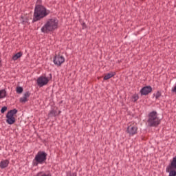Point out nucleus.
Masks as SVG:
<instances>
[{
  "mask_svg": "<svg viewBox=\"0 0 176 176\" xmlns=\"http://www.w3.org/2000/svg\"><path fill=\"white\" fill-rule=\"evenodd\" d=\"M7 96L6 90L1 89L0 90V99L5 98Z\"/></svg>",
  "mask_w": 176,
  "mask_h": 176,
  "instance_id": "nucleus-16",
  "label": "nucleus"
},
{
  "mask_svg": "<svg viewBox=\"0 0 176 176\" xmlns=\"http://www.w3.org/2000/svg\"><path fill=\"white\" fill-rule=\"evenodd\" d=\"M172 91H173V93H176V84H175V87L172 89Z\"/></svg>",
  "mask_w": 176,
  "mask_h": 176,
  "instance_id": "nucleus-23",
  "label": "nucleus"
},
{
  "mask_svg": "<svg viewBox=\"0 0 176 176\" xmlns=\"http://www.w3.org/2000/svg\"><path fill=\"white\" fill-rule=\"evenodd\" d=\"M162 96V93H160V91H157L155 94V98L156 100H157V98H159L160 96Z\"/></svg>",
  "mask_w": 176,
  "mask_h": 176,
  "instance_id": "nucleus-20",
  "label": "nucleus"
},
{
  "mask_svg": "<svg viewBox=\"0 0 176 176\" xmlns=\"http://www.w3.org/2000/svg\"><path fill=\"white\" fill-rule=\"evenodd\" d=\"M39 162H34L33 163V166H38V164Z\"/></svg>",
  "mask_w": 176,
  "mask_h": 176,
  "instance_id": "nucleus-24",
  "label": "nucleus"
},
{
  "mask_svg": "<svg viewBox=\"0 0 176 176\" xmlns=\"http://www.w3.org/2000/svg\"><path fill=\"white\" fill-rule=\"evenodd\" d=\"M23 87H16V91L18 94H21V93H23Z\"/></svg>",
  "mask_w": 176,
  "mask_h": 176,
  "instance_id": "nucleus-17",
  "label": "nucleus"
},
{
  "mask_svg": "<svg viewBox=\"0 0 176 176\" xmlns=\"http://www.w3.org/2000/svg\"><path fill=\"white\" fill-rule=\"evenodd\" d=\"M47 157V153L45 151H39L37 155L35 156L34 160L42 164V163L46 162V157Z\"/></svg>",
  "mask_w": 176,
  "mask_h": 176,
  "instance_id": "nucleus-5",
  "label": "nucleus"
},
{
  "mask_svg": "<svg viewBox=\"0 0 176 176\" xmlns=\"http://www.w3.org/2000/svg\"><path fill=\"white\" fill-rule=\"evenodd\" d=\"M46 16H47L46 8L43 6L37 5L34 9L33 23L41 20V19L46 17Z\"/></svg>",
  "mask_w": 176,
  "mask_h": 176,
  "instance_id": "nucleus-1",
  "label": "nucleus"
},
{
  "mask_svg": "<svg viewBox=\"0 0 176 176\" xmlns=\"http://www.w3.org/2000/svg\"><path fill=\"white\" fill-rule=\"evenodd\" d=\"M176 169H168V166L166 167V173H169V176H176Z\"/></svg>",
  "mask_w": 176,
  "mask_h": 176,
  "instance_id": "nucleus-12",
  "label": "nucleus"
},
{
  "mask_svg": "<svg viewBox=\"0 0 176 176\" xmlns=\"http://www.w3.org/2000/svg\"><path fill=\"white\" fill-rule=\"evenodd\" d=\"M18 111L16 109L10 110L6 114V122L8 124H14L16 123V118H14V115L17 113Z\"/></svg>",
  "mask_w": 176,
  "mask_h": 176,
  "instance_id": "nucleus-4",
  "label": "nucleus"
},
{
  "mask_svg": "<svg viewBox=\"0 0 176 176\" xmlns=\"http://www.w3.org/2000/svg\"><path fill=\"white\" fill-rule=\"evenodd\" d=\"M8 111V107L6 106H4L3 107L1 108V113H5Z\"/></svg>",
  "mask_w": 176,
  "mask_h": 176,
  "instance_id": "nucleus-19",
  "label": "nucleus"
},
{
  "mask_svg": "<svg viewBox=\"0 0 176 176\" xmlns=\"http://www.w3.org/2000/svg\"><path fill=\"white\" fill-rule=\"evenodd\" d=\"M57 27H58V21L55 19H49L41 28V32L47 34L57 30Z\"/></svg>",
  "mask_w": 176,
  "mask_h": 176,
  "instance_id": "nucleus-2",
  "label": "nucleus"
},
{
  "mask_svg": "<svg viewBox=\"0 0 176 176\" xmlns=\"http://www.w3.org/2000/svg\"><path fill=\"white\" fill-rule=\"evenodd\" d=\"M9 166V160H6L0 162V168H6Z\"/></svg>",
  "mask_w": 176,
  "mask_h": 176,
  "instance_id": "nucleus-11",
  "label": "nucleus"
},
{
  "mask_svg": "<svg viewBox=\"0 0 176 176\" xmlns=\"http://www.w3.org/2000/svg\"><path fill=\"white\" fill-rule=\"evenodd\" d=\"M30 96H31V93H30V91L25 92L23 95V97L19 99L20 102H21L22 104H25V102L28 101Z\"/></svg>",
  "mask_w": 176,
  "mask_h": 176,
  "instance_id": "nucleus-10",
  "label": "nucleus"
},
{
  "mask_svg": "<svg viewBox=\"0 0 176 176\" xmlns=\"http://www.w3.org/2000/svg\"><path fill=\"white\" fill-rule=\"evenodd\" d=\"M115 75V73H109L107 74H106L104 76V80H108V79H111V78H113V76Z\"/></svg>",
  "mask_w": 176,
  "mask_h": 176,
  "instance_id": "nucleus-15",
  "label": "nucleus"
},
{
  "mask_svg": "<svg viewBox=\"0 0 176 176\" xmlns=\"http://www.w3.org/2000/svg\"><path fill=\"white\" fill-rule=\"evenodd\" d=\"M138 130V127L134 124H131L128 126L126 129V133L129 134V135H135V134H137V131Z\"/></svg>",
  "mask_w": 176,
  "mask_h": 176,
  "instance_id": "nucleus-7",
  "label": "nucleus"
},
{
  "mask_svg": "<svg viewBox=\"0 0 176 176\" xmlns=\"http://www.w3.org/2000/svg\"><path fill=\"white\" fill-rule=\"evenodd\" d=\"M22 19V23H28V19H24V16H21Z\"/></svg>",
  "mask_w": 176,
  "mask_h": 176,
  "instance_id": "nucleus-22",
  "label": "nucleus"
},
{
  "mask_svg": "<svg viewBox=\"0 0 176 176\" xmlns=\"http://www.w3.org/2000/svg\"><path fill=\"white\" fill-rule=\"evenodd\" d=\"M65 61V59L63 56L56 55L54 58V63L55 65H60L63 63Z\"/></svg>",
  "mask_w": 176,
  "mask_h": 176,
  "instance_id": "nucleus-8",
  "label": "nucleus"
},
{
  "mask_svg": "<svg viewBox=\"0 0 176 176\" xmlns=\"http://www.w3.org/2000/svg\"><path fill=\"white\" fill-rule=\"evenodd\" d=\"M60 113V111L57 110H52L50 113L48 114L49 118H53V116H57Z\"/></svg>",
  "mask_w": 176,
  "mask_h": 176,
  "instance_id": "nucleus-13",
  "label": "nucleus"
},
{
  "mask_svg": "<svg viewBox=\"0 0 176 176\" xmlns=\"http://www.w3.org/2000/svg\"><path fill=\"white\" fill-rule=\"evenodd\" d=\"M21 56H23V52H18L12 56V60H14V61H16V60H19V58H20Z\"/></svg>",
  "mask_w": 176,
  "mask_h": 176,
  "instance_id": "nucleus-14",
  "label": "nucleus"
},
{
  "mask_svg": "<svg viewBox=\"0 0 176 176\" xmlns=\"http://www.w3.org/2000/svg\"><path fill=\"white\" fill-rule=\"evenodd\" d=\"M47 83H49V78L45 76H40L37 79V85L39 87H43V86H45Z\"/></svg>",
  "mask_w": 176,
  "mask_h": 176,
  "instance_id": "nucleus-6",
  "label": "nucleus"
},
{
  "mask_svg": "<svg viewBox=\"0 0 176 176\" xmlns=\"http://www.w3.org/2000/svg\"><path fill=\"white\" fill-rule=\"evenodd\" d=\"M82 25H83V27H85V25H86V23H83Z\"/></svg>",
  "mask_w": 176,
  "mask_h": 176,
  "instance_id": "nucleus-26",
  "label": "nucleus"
},
{
  "mask_svg": "<svg viewBox=\"0 0 176 176\" xmlns=\"http://www.w3.org/2000/svg\"><path fill=\"white\" fill-rule=\"evenodd\" d=\"M37 176H52L50 174H45V173H42V172H39L37 174Z\"/></svg>",
  "mask_w": 176,
  "mask_h": 176,
  "instance_id": "nucleus-18",
  "label": "nucleus"
},
{
  "mask_svg": "<svg viewBox=\"0 0 176 176\" xmlns=\"http://www.w3.org/2000/svg\"><path fill=\"white\" fill-rule=\"evenodd\" d=\"M147 122L150 127H157L160 124V119L157 117V112L153 111L149 113Z\"/></svg>",
  "mask_w": 176,
  "mask_h": 176,
  "instance_id": "nucleus-3",
  "label": "nucleus"
},
{
  "mask_svg": "<svg viewBox=\"0 0 176 176\" xmlns=\"http://www.w3.org/2000/svg\"><path fill=\"white\" fill-rule=\"evenodd\" d=\"M151 92H152V87L151 86L144 87L140 90V93L142 96H148V94Z\"/></svg>",
  "mask_w": 176,
  "mask_h": 176,
  "instance_id": "nucleus-9",
  "label": "nucleus"
},
{
  "mask_svg": "<svg viewBox=\"0 0 176 176\" xmlns=\"http://www.w3.org/2000/svg\"><path fill=\"white\" fill-rule=\"evenodd\" d=\"M70 176H76V173H73L72 175H71Z\"/></svg>",
  "mask_w": 176,
  "mask_h": 176,
  "instance_id": "nucleus-25",
  "label": "nucleus"
},
{
  "mask_svg": "<svg viewBox=\"0 0 176 176\" xmlns=\"http://www.w3.org/2000/svg\"><path fill=\"white\" fill-rule=\"evenodd\" d=\"M139 97L138 94H135L133 96V99L134 100V102L138 100Z\"/></svg>",
  "mask_w": 176,
  "mask_h": 176,
  "instance_id": "nucleus-21",
  "label": "nucleus"
}]
</instances>
